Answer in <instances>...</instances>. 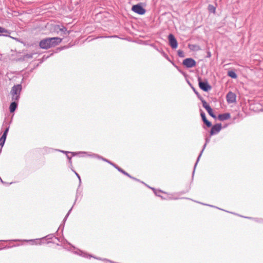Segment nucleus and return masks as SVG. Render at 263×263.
I'll list each match as a JSON object with an SVG mask.
<instances>
[{"instance_id": "nucleus-1", "label": "nucleus", "mask_w": 263, "mask_h": 263, "mask_svg": "<svg viewBox=\"0 0 263 263\" xmlns=\"http://www.w3.org/2000/svg\"><path fill=\"white\" fill-rule=\"evenodd\" d=\"M62 41V39L58 37L46 38L40 41L39 46L42 49H47L59 45Z\"/></svg>"}, {"instance_id": "nucleus-2", "label": "nucleus", "mask_w": 263, "mask_h": 263, "mask_svg": "<svg viewBox=\"0 0 263 263\" xmlns=\"http://www.w3.org/2000/svg\"><path fill=\"white\" fill-rule=\"evenodd\" d=\"M21 90V85H15L12 87L11 91L12 101H17L19 99Z\"/></svg>"}, {"instance_id": "nucleus-3", "label": "nucleus", "mask_w": 263, "mask_h": 263, "mask_svg": "<svg viewBox=\"0 0 263 263\" xmlns=\"http://www.w3.org/2000/svg\"><path fill=\"white\" fill-rule=\"evenodd\" d=\"M198 80L199 86L200 88V89H201L204 91H208L211 90V86L209 84L208 82L206 81L203 82L202 81L201 79L200 78H198Z\"/></svg>"}, {"instance_id": "nucleus-4", "label": "nucleus", "mask_w": 263, "mask_h": 263, "mask_svg": "<svg viewBox=\"0 0 263 263\" xmlns=\"http://www.w3.org/2000/svg\"><path fill=\"white\" fill-rule=\"evenodd\" d=\"M182 64L187 68H191L196 65V62L192 58H186L183 61Z\"/></svg>"}, {"instance_id": "nucleus-5", "label": "nucleus", "mask_w": 263, "mask_h": 263, "mask_svg": "<svg viewBox=\"0 0 263 263\" xmlns=\"http://www.w3.org/2000/svg\"><path fill=\"white\" fill-rule=\"evenodd\" d=\"M132 10L139 14H144L145 13V10L140 5H135L132 7Z\"/></svg>"}, {"instance_id": "nucleus-6", "label": "nucleus", "mask_w": 263, "mask_h": 263, "mask_svg": "<svg viewBox=\"0 0 263 263\" xmlns=\"http://www.w3.org/2000/svg\"><path fill=\"white\" fill-rule=\"evenodd\" d=\"M236 98V95L231 91L229 92L226 96L227 101L228 103H233L235 102Z\"/></svg>"}, {"instance_id": "nucleus-7", "label": "nucleus", "mask_w": 263, "mask_h": 263, "mask_svg": "<svg viewBox=\"0 0 263 263\" xmlns=\"http://www.w3.org/2000/svg\"><path fill=\"white\" fill-rule=\"evenodd\" d=\"M168 38L170 46L172 47V48L176 49L178 46V43L174 36L173 34H170L168 35Z\"/></svg>"}, {"instance_id": "nucleus-8", "label": "nucleus", "mask_w": 263, "mask_h": 263, "mask_svg": "<svg viewBox=\"0 0 263 263\" xmlns=\"http://www.w3.org/2000/svg\"><path fill=\"white\" fill-rule=\"evenodd\" d=\"M221 129V124H217L212 126L211 131V135H213L218 133Z\"/></svg>"}, {"instance_id": "nucleus-9", "label": "nucleus", "mask_w": 263, "mask_h": 263, "mask_svg": "<svg viewBox=\"0 0 263 263\" xmlns=\"http://www.w3.org/2000/svg\"><path fill=\"white\" fill-rule=\"evenodd\" d=\"M200 116L202 121L206 126L208 127H211L212 126L211 123L206 119L205 113L201 109H200Z\"/></svg>"}, {"instance_id": "nucleus-10", "label": "nucleus", "mask_w": 263, "mask_h": 263, "mask_svg": "<svg viewBox=\"0 0 263 263\" xmlns=\"http://www.w3.org/2000/svg\"><path fill=\"white\" fill-rule=\"evenodd\" d=\"M8 132V128H7L5 130L3 136L0 138V145L2 146H3L5 143Z\"/></svg>"}, {"instance_id": "nucleus-11", "label": "nucleus", "mask_w": 263, "mask_h": 263, "mask_svg": "<svg viewBox=\"0 0 263 263\" xmlns=\"http://www.w3.org/2000/svg\"><path fill=\"white\" fill-rule=\"evenodd\" d=\"M218 119L220 121H224L230 118V115L229 113L220 114L218 115Z\"/></svg>"}, {"instance_id": "nucleus-12", "label": "nucleus", "mask_w": 263, "mask_h": 263, "mask_svg": "<svg viewBox=\"0 0 263 263\" xmlns=\"http://www.w3.org/2000/svg\"><path fill=\"white\" fill-rule=\"evenodd\" d=\"M189 48L193 51H198L201 50L200 47L198 45L191 44L189 45Z\"/></svg>"}, {"instance_id": "nucleus-13", "label": "nucleus", "mask_w": 263, "mask_h": 263, "mask_svg": "<svg viewBox=\"0 0 263 263\" xmlns=\"http://www.w3.org/2000/svg\"><path fill=\"white\" fill-rule=\"evenodd\" d=\"M15 101H14V102H12L10 105L9 109L11 112H14L17 107V104Z\"/></svg>"}, {"instance_id": "nucleus-14", "label": "nucleus", "mask_w": 263, "mask_h": 263, "mask_svg": "<svg viewBox=\"0 0 263 263\" xmlns=\"http://www.w3.org/2000/svg\"><path fill=\"white\" fill-rule=\"evenodd\" d=\"M200 100L202 102L203 107L206 110V111L208 109H209L211 108L204 100H203L202 98H200Z\"/></svg>"}, {"instance_id": "nucleus-15", "label": "nucleus", "mask_w": 263, "mask_h": 263, "mask_svg": "<svg viewBox=\"0 0 263 263\" xmlns=\"http://www.w3.org/2000/svg\"><path fill=\"white\" fill-rule=\"evenodd\" d=\"M228 76L232 78L236 79L237 77L236 73L233 70L229 71L228 72Z\"/></svg>"}, {"instance_id": "nucleus-16", "label": "nucleus", "mask_w": 263, "mask_h": 263, "mask_svg": "<svg viewBox=\"0 0 263 263\" xmlns=\"http://www.w3.org/2000/svg\"><path fill=\"white\" fill-rule=\"evenodd\" d=\"M208 141H209V140H208V139H206V142H205V143L204 144V145H203V149H202V151H201V152H200V154H199V156L198 157V158H197V161H196V163H195V167H196V165H197V163H198V161H199V159H200V157H201V155H202V153H203V151H204V148H205V146H206V143L208 142Z\"/></svg>"}, {"instance_id": "nucleus-17", "label": "nucleus", "mask_w": 263, "mask_h": 263, "mask_svg": "<svg viewBox=\"0 0 263 263\" xmlns=\"http://www.w3.org/2000/svg\"><path fill=\"white\" fill-rule=\"evenodd\" d=\"M208 10L210 12L215 13L216 8L212 5H209Z\"/></svg>"}, {"instance_id": "nucleus-18", "label": "nucleus", "mask_w": 263, "mask_h": 263, "mask_svg": "<svg viewBox=\"0 0 263 263\" xmlns=\"http://www.w3.org/2000/svg\"><path fill=\"white\" fill-rule=\"evenodd\" d=\"M208 112L209 113V114L213 118H216V116L213 114V110L211 108H210L209 109H208L207 110Z\"/></svg>"}, {"instance_id": "nucleus-19", "label": "nucleus", "mask_w": 263, "mask_h": 263, "mask_svg": "<svg viewBox=\"0 0 263 263\" xmlns=\"http://www.w3.org/2000/svg\"><path fill=\"white\" fill-rule=\"evenodd\" d=\"M8 31L5 28L0 27V33H7Z\"/></svg>"}, {"instance_id": "nucleus-20", "label": "nucleus", "mask_w": 263, "mask_h": 263, "mask_svg": "<svg viewBox=\"0 0 263 263\" xmlns=\"http://www.w3.org/2000/svg\"><path fill=\"white\" fill-rule=\"evenodd\" d=\"M60 30L61 31H64L66 30V28L63 27L62 28H60Z\"/></svg>"}, {"instance_id": "nucleus-21", "label": "nucleus", "mask_w": 263, "mask_h": 263, "mask_svg": "<svg viewBox=\"0 0 263 263\" xmlns=\"http://www.w3.org/2000/svg\"><path fill=\"white\" fill-rule=\"evenodd\" d=\"M178 54H179V56H181V51L179 50V51H178Z\"/></svg>"}, {"instance_id": "nucleus-22", "label": "nucleus", "mask_w": 263, "mask_h": 263, "mask_svg": "<svg viewBox=\"0 0 263 263\" xmlns=\"http://www.w3.org/2000/svg\"><path fill=\"white\" fill-rule=\"evenodd\" d=\"M208 57H211V53H210V52H209V53H208Z\"/></svg>"}, {"instance_id": "nucleus-23", "label": "nucleus", "mask_w": 263, "mask_h": 263, "mask_svg": "<svg viewBox=\"0 0 263 263\" xmlns=\"http://www.w3.org/2000/svg\"><path fill=\"white\" fill-rule=\"evenodd\" d=\"M123 173L124 174H127L126 173H125V172H123Z\"/></svg>"}]
</instances>
